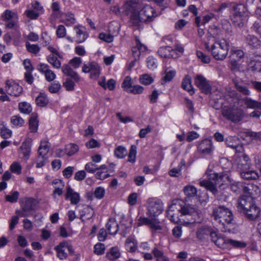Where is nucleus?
<instances>
[{
  "label": "nucleus",
  "instance_id": "nucleus-60",
  "mask_svg": "<svg viewBox=\"0 0 261 261\" xmlns=\"http://www.w3.org/2000/svg\"><path fill=\"white\" fill-rule=\"evenodd\" d=\"M143 91L144 88L141 86L137 85L133 86L128 92L134 94H140L142 93Z\"/></svg>",
  "mask_w": 261,
  "mask_h": 261
},
{
  "label": "nucleus",
  "instance_id": "nucleus-47",
  "mask_svg": "<svg viewBox=\"0 0 261 261\" xmlns=\"http://www.w3.org/2000/svg\"><path fill=\"white\" fill-rule=\"evenodd\" d=\"M66 151L68 156H71L79 150V147L75 144H70L66 146Z\"/></svg>",
  "mask_w": 261,
  "mask_h": 261
},
{
  "label": "nucleus",
  "instance_id": "nucleus-8",
  "mask_svg": "<svg viewBox=\"0 0 261 261\" xmlns=\"http://www.w3.org/2000/svg\"><path fill=\"white\" fill-rule=\"evenodd\" d=\"M210 235L212 242L222 249H229L232 247L245 248L247 246L245 242L228 238L216 231L212 232Z\"/></svg>",
  "mask_w": 261,
  "mask_h": 261
},
{
  "label": "nucleus",
  "instance_id": "nucleus-40",
  "mask_svg": "<svg viewBox=\"0 0 261 261\" xmlns=\"http://www.w3.org/2000/svg\"><path fill=\"white\" fill-rule=\"evenodd\" d=\"M25 46L27 50L32 54H37L40 51V47L37 44H31L29 42L26 41Z\"/></svg>",
  "mask_w": 261,
  "mask_h": 261
},
{
  "label": "nucleus",
  "instance_id": "nucleus-58",
  "mask_svg": "<svg viewBox=\"0 0 261 261\" xmlns=\"http://www.w3.org/2000/svg\"><path fill=\"white\" fill-rule=\"evenodd\" d=\"M105 194V190L103 188L101 187L96 188L94 192V196L99 199L102 198L104 197Z\"/></svg>",
  "mask_w": 261,
  "mask_h": 261
},
{
  "label": "nucleus",
  "instance_id": "nucleus-51",
  "mask_svg": "<svg viewBox=\"0 0 261 261\" xmlns=\"http://www.w3.org/2000/svg\"><path fill=\"white\" fill-rule=\"evenodd\" d=\"M98 166L92 162L88 163L85 166V169L89 173H93L98 170Z\"/></svg>",
  "mask_w": 261,
  "mask_h": 261
},
{
  "label": "nucleus",
  "instance_id": "nucleus-6",
  "mask_svg": "<svg viewBox=\"0 0 261 261\" xmlns=\"http://www.w3.org/2000/svg\"><path fill=\"white\" fill-rule=\"evenodd\" d=\"M204 46L217 60L225 59L229 49L228 41L223 38L210 37L204 42Z\"/></svg>",
  "mask_w": 261,
  "mask_h": 261
},
{
  "label": "nucleus",
  "instance_id": "nucleus-27",
  "mask_svg": "<svg viewBox=\"0 0 261 261\" xmlns=\"http://www.w3.org/2000/svg\"><path fill=\"white\" fill-rule=\"evenodd\" d=\"M37 115L32 113L29 120V129L32 133H36L38 127V120Z\"/></svg>",
  "mask_w": 261,
  "mask_h": 261
},
{
  "label": "nucleus",
  "instance_id": "nucleus-38",
  "mask_svg": "<svg viewBox=\"0 0 261 261\" xmlns=\"http://www.w3.org/2000/svg\"><path fill=\"white\" fill-rule=\"evenodd\" d=\"M132 85L133 82L132 78L129 76H127L125 77L122 84V88L126 92H128L129 90H130L133 87Z\"/></svg>",
  "mask_w": 261,
  "mask_h": 261
},
{
  "label": "nucleus",
  "instance_id": "nucleus-11",
  "mask_svg": "<svg viewBox=\"0 0 261 261\" xmlns=\"http://www.w3.org/2000/svg\"><path fill=\"white\" fill-rule=\"evenodd\" d=\"M47 142H41L38 150V155L36 159V167L39 168L43 167L48 162L47 154L49 150Z\"/></svg>",
  "mask_w": 261,
  "mask_h": 261
},
{
  "label": "nucleus",
  "instance_id": "nucleus-5",
  "mask_svg": "<svg viewBox=\"0 0 261 261\" xmlns=\"http://www.w3.org/2000/svg\"><path fill=\"white\" fill-rule=\"evenodd\" d=\"M251 187L255 189L254 193H249V195H242L238 200L237 209L239 212L250 219L255 220L260 215V208L253 201V197L258 194L257 187Z\"/></svg>",
  "mask_w": 261,
  "mask_h": 261
},
{
  "label": "nucleus",
  "instance_id": "nucleus-62",
  "mask_svg": "<svg viewBox=\"0 0 261 261\" xmlns=\"http://www.w3.org/2000/svg\"><path fill=\"white\" fill-rule=\"evenodd\" d=\"M147 67L151 70H153L157 67V63L152 57L150 56L147 58Z\"/></svg>",
  "mask_w": 261,
  "mask_h": 261
},
{
  "label": "nucleus",
  "instance_id": "nucleus-44",
  "mask_svg": "<svg viewBox=\"0 0 261 261\" xmlns=\"http://www.w3.org/2000/svg\"><path fill=\"white\" fill-rule=\"evenodd\" d=\"M11 123L15 126H21L24 124V120L18 115L13 116L11 118Z\"/></svg>",
  "mask_w": 261,
  "mask_h": 261
},
{
  "label": "nucleus",
  "instance_id": "nucleus-9",
  "mask_svg": "<svg viewBox=\"0 0 261 261\" xmlns=\"http://www.w3.org/2000/svg\"><path fill=\"white\" fill-rule=\"evenodd\" d=\"M247 16V9L242 4L233 6L231 19L236 25L241 27L245 22Z\"/></svg>",
  "mask_w": 261,
  "mask_h": 261
},
{
  "label": "nucleus",
  "instance_id": "nucleus-3",
  "mask_svg": "<svg viewBox=\"0 0 261 261\" xmlns=\"http://www.w3.org/2000/svg\"><path fill=\"white\" fill-rule=\"evenodd\" d=\"M122 12L125 15H129L130 22L136 27H138L140 22L153 21L157 16L152 7L148 5L143 7L139 0L125 2L122 7Z\"/></svg>",
  "mask_w": 261,
  "mask_h": 261
},
{
  "label": "nucleus",
  "instance_id": "nucleus-32",
  "mask_svg": "<svg viewBox=\"0 0 261 261\" xmlns=\"http://www.w3.org/2000/svg\"><path fill=\"white\" fill-rule=\"evenodd\" d=\"M0 134L3 139H8L12 136V131L5 125L4 121H0Z\"/></svg>",
  "mask_w": 261,
  "mask_h": 261
},
{
  "label": "nucleus",
  "instance_id": "nucleus-29",
  "mask_svg": "<svg viewBox=\"0 0 261 261\" xmlns=\"http://www.w3.org/2000/svg\"><path fill=\"white\" fill-rule=\"evenodd\" d=\"M48 99L46 95L44 93H40L35 99L36 105L40 107L46 106L48 105Z\"/></svg>",
  "mask_w": 261,
  "mask_h": 261
},
{
  "label": "nucleus",
  "instance_id": "nucleus-54",
  "mask_svg": "<svg viewBox=\"0 0 261 261\" xmlns=\"http://www.w3.org/2000/svg\"><path fill=\"white\" fill-rule=\"evenodd\" d=\"M99 38L107 42L111 43L113 41L114 36L110 34L101 33L99 34Z\"/></svg>",
  "mask_w": 261,
  "mask_h": 261
},
{
  "label": "nucleus",
  "instance_id": "nucleus-22",
  "mask_svg": "<svg viewBox=\"0 0 261 261\" xmlns=\"http://www.w3.org/2000/svg\"><path fill=\"white\" fill-rule=\"evenodd\" d=\"M66 246H67V242L64 241L61 242L55 247V249L57 251V256L61 260L66 259L67 257V254L65 252Z\"/></svg>",
  "mask_w": 261,
  "mask_h": 261
},
{
  "label": "nucleus",
  "instance_id": "nucleus-2",
  "mask_svg": "<svg viewBox=\"0 0 261 261\" xmlns=\"http://www.w3.org/2000/svg\"><path fill=\"white\" fill-rule=\"evenodd\" d=\"M206 175L207 179L202 180L200 182V185L214 194L217 193L216 186L217 185L219 187L223 185L230 186L231 190L236 193L243 190V195H249V193H253L250 188L243 186L240 182L234 181L227 173L219 175L212 170H208L206 173Z\"/></svg>",
  "mask_w": 261,
  "mask_h": 261
},
{
  "label": "nucleus",
  "instance_id": "nucleus-16",
  "mask_svg": "<svg viewBox=\"0 0 261 261\" xmlns=\"http://www.w3.org/2000/svg\"><path fill=\"white\" fill-rule=\"evenodd\" d=\"M198 149L204 155H211L214 149L212 140L208 139L202 140L199 144Z\"/></svg>",
  "mask_w": 261,
  "mask_h": 261
},
{
  "label": "nucleus",
  "instance_id": "nucleus-45",
  "mask_svg": "<svg viewBox=\"0 0 261 261\" xmlns=\"http://www.w3.org/2000/svg\"><path fill=\"white\" fill-rule=\"evenodd\" d=\"M171 47L169 46L161 47L158 50V54L162 58H169L170 50Z\"/></svg>",
  "mask_w": 261,
  "mask_h": 261
},
{
  "label": "nucleus",
  "instance_id": "nucleus-61",
  "mask_svg": "<svg viewBox=\"0 0 261 261\" xmlns=\"http://www.w3.org/2000/svg\"><path fill=\"white\" fill-rule=\"evenodd\" d=\"M74 170V167L71 166H68L65 168L63 171V175L66 178H69L71 177L73 171Z\"/></svg>",
  "mask_w": 261,
  "mask_h": 261
},
{
  "label": "nucleus",
  "instance_id": "nucleus-31",
  "mask_svg": "<svg viewBox=\"0 0 261 261\" xmlns=\"http://www.w3.org/2000/svg\"><path fill=\"white\" fill-rule=\"evenodd\" d=\"M182 86V88L188 91L191 95L194 93V89L191 84V79L188 75L186 76L184 79Z\"/></svg>",
  "mask_w": 261,
  "mask_h": 261
},
{
  "label": "nucleus",
  "instance_id": "nucleus-50",
  "mask_svg": "<svg viewBox=\"0 0 261 261\" xmlns=\"http://www.w3.org/2000/svg\"><path fill=\"white\" fill-rule=\"evenodd\" d=\"M184 192L187 196L189 197H193L196 195L197 190L194 186H187L184 189Z\"/></svg>",
  "mask_w": 261,
  "mask_h": 261
},
{
  "label": "nucleus",
  "instance_id": "nucleus-19",
  "mask_svg": "<svg viewBox=\"0 0 261 261\" xmlns=\"http://www.w3.org/2000/svg\"><path fill=\"white\" fill-rule=\"evenodd\" d=\"M65 198L66 199H69L72 204H76L80 201V194L74 192L69 186L67 187Z\"/></svg>",
  "mask_w": 261,
  "mask_h": 261
},
{
  "label": "nucleus",
  "instance_id": "nucleus-53",
  "mask_svg": "<svg viewBox=\"0 0 261 261\" xmlns=\"http://www.w3.org/2000/svg\"><path fill=\"white\" fill-rule=\"evenodd\" d=\"M31 210L25 206L23 205L20 210L16 211V213L20 217H28L31 215Z\"/></svg>",
  "mask_w": 261,
  "mask_h": 261
},
{
  "label": "nucleus",
  "instance_id": "nucleus-63",
  "mask_svg": "<svg viewBox=\"0 0 261 261\" xmlns=\"http://www.w3.org/2000/svg\"><path fill=\"white\" fill-rule=\"evenodd\" d=\"M165 75L163 79L165 82H169L172 80L175 75V71L173 70H168L167 69L165 71Z\"/></svg>",
  "mask_w": 261,
  "mask_h": 261
},
{
  "label": "nucleus",
  "instance_id": "nucleus-24",
  "mask_svg": "<svg viewBox=\"0 0 261 261\" xmlns=\"http://www.w3.org/2000/svg\"><path fill=\"white\" fill-rule=\"evenodd\" d=\"M32 140L31 139H26L22 144L20 148L22 150L23 157L25 160L29 158L31 150Z\"/></svg>",
  "mask_w": 261,
  "mask_h": 261
},
{
  "label": "nucleus",
  "instance_id": "nucleus-28",
  "mask_svg": "<svg viewBox=\"0 0 261 261\" xmlns=\"http://www.w3.org/2000/svg\"><path fill=\"white\" fill-rule=\"evenodd\" d=\"M247 43L252 48H257L261 46V41L255 36L249 35L246 38Z\"/></svg>",
  "mask_w": 261,
  "mask_h": 261
},
{
  "label": "nucleus",
  "instance_id": "nucleus-23",
  "mask_svg": "<svg viewBox=\"0 0 261 261\" xmlns=\"http://www.w3.org/2000/svg\"><path fill=\"white\" fill-rule=\"evenodd\" d=\"M121 255L120 250L118 247L115 246L111 248L106 255V257L111 261L117 260Z\"/></svg>",
  "mask_w": 261,
  "mask_h": 261
},
{
  "label": "nucleus",
  "instance_id": "nucleus-57",
  "mask_svg": "<svg viewBox=\"0 0 261 261\" xmlns=\"http://www.w3.org/2000/svg\"><path fill=\"white\" fill-rule=\"evenodd\" d=\"M63 86L66 88V90L71 91L74 89L75 84L71 79H67L63 83Z\"/></svg>",
  "mask_w": 261,
  "mask_h": 261
},
{
  "label": "nucleus",
  "instance_id": "nucleus-25",
  "mask_svg": "<svg viewBox=\"0 0 261 261\" xmlns=\"http://www.w3.org/2000/svg\"><path fill=\"white\" fill-rule=\"evenodd\" d=\"M106 228L110 234H115L119 230L117 222L113 218L109 219L106 224Z\"/></svg>",
  "mask_w": 261,
  "mask_h": 261
},
{
  "label": "nucleus",
  "instance_id": "nucleus-33",
  "mask_svg": "<svg viewBox=\"0 0 261 261\" xmlns=\"http://www.w3.org/2000/svg\"><path fill=\"white\" fill-rule=\"evenodd\" d=\"M126 249L130 252H135L137 248V242L132 238H128L125 242Z\"/></svg>",
  "mask_w": 261,
  "mask_h": 261
},
{
  "label": "nucleus",
  "instance_id": "nucleus-48",
  "mask_svg": "<svg viewBox=\"0 0 261 261\" xmlns=\"http://www.w3.org/2000/svg\"><path fill=\"white\" fill-rule=\"evenodd\" d=\"M19 193L17 191L12 192L9 195L5 196V199L7 201L11 203L16 202L19 197Z\"/></svg>",
  "mask_w": 261,
  "mask_h": 261
},
{
  "label": "nucleus",
  "instance_id": "nucleus-37",
  "mask_svg": "<svg viewBox=\"0 0 261 261\" xmlns=\"http://www.w3.org/2000/svg\"><path fill=\"white\" fill-rule=\"evenodd\" d=\"M114 154L117 158L123 159L126 155L127 151L125 147L119 146L115 149Z\"/></svg>",
  "mask_w": 261,
  "mask_h": 261
},
{
  "label": "nucleus",
  "instance_id": "nucleus-17",
  "mask_svg": "<svg viewBox=\"0 0 261 261\" xmlns=\"http://www.w3.org/2000/svg\"><path fill=\"white\" fill-rule=\"evenodd\" d=\"M38 70L44 74L45 79L48 82H51L56 79V75L54 72L49 69L47 64L40 63L38 65Z\"/></svg>",
  "mask_w": 261,
  "mask_h": 261
},
{
  "label": "nucleus",
  "instance_id": "nucleus-7",
  "mask_svg": "<svg viewBox=\"0 0 261 261\" xmlns=\"http://www.w3.org/2000/svg\"><path fill=\"white\" fill-rule=\"evenodd\" d=\"M213 215L215 220L221 223L227 231L232 233L236 231L237 225L234 222L233 214L229 209L220 206L214 210Z\"/></svg>",
  "mask_w": 261,
  "mask_h": 261
},
{
  "label": "nucleus",
  "instance_id": "nucleus-46",
  "mask_svg": "<svg viewBox=\"0 0 261 261\" xmlns=\"http://www.w3.org/2000/svg\"><path fill=\"white\" fill-rule=\"evenodd\" d=\"M136 153L137 147L136 146L133 145L131 146L129 149V152L128 156V162L134 163L136 161Z\"/></svg>",
  "mask_w": 261,
  "mask_h": 261
},
{
  "label": "nucleus",
  "instance_id": "nucleus-21",
  "mask_svg": "<svg viewBox=\"0 0 261 261\" xmlns=\"http://www.w3.org/2000/svg\"><path fill=\"white\" fill-rule=\"evenodd\" d=\"M62 71L64 74L71 77L75 82L80 80V77L77 73L74 71L68 65H64L62 67Z\"/></svg>",
  "mask_w": 261,
  "mask_h": 261
},
{
  "label": "nucleus",
  "instance_id": "nucleus-30",
  "mask_svg": "<svg viewBox=\"0 0 261 261\" xmlns=\"http://www.w3.org/2000/svg\"><path fill=\"white\" fill-rule=\"evenodd\" d=\"M53 184H59V186H55V190L53 192V196L55 197L56 195L61 196L63 194V189L64 187L65 184L62 180L56 179L53 181Z\"/></svg>",
  "mask_w": 261,
  "mask_h": 261
},
{
  "label": "nucleus",
  "instance_id": "nucleus-39",
  "mask_svg": "<svg viewBox=\"0 0 261 261\" xmlns=\"http://www.w3.org/2000/svg\"><path fill=\"white\" fill-rule=\"evenodd\" d=\"M120 30L119 24L117 22H111L109 25V32L113 36L117 35Z\"/></svg>",
  "mask_w": 261,
  "mask_h": 261
},
{
  "label": "nucleus",
  "instance_id": "nucleus-1",
  "mask_svg": "<svg viewBox=\"0 0 261 261\" xmlns=\"http://www.w3.org/2000/svg\"><path fill=\"white\" fill-rule=\"evenodd\" d=\"M227 146L234 150L236 154L234 156L233 166L236 167L242 178L245 179H255L258 177V173L250 170L251 163L248 155L243 153L244 148L240 140L236 137H229L226 140Z\"/></svg>",
  "mask_w": 261,
  "mask_h": 261
},
{
  "label": "nucleus",
  "instance_id": "nucleus-59",
  "mask_svg": "<svg viewBox=\"0 0 261 261\" xmlns=\"http://www.w3.org/2000/svg\"><path fill=\"white\" fill-rule=\"evenodd\" d=\"M82 63L80 57H74L69 61V64L75 69L78 68Z\"/></svg>",
  "mask_w": 261,
  "mask_h": 261
},
{
  "label": "nucleus",
  "instance_id": "nucleus-36",
  "mask_svg": "<svg viewBox=\"0 0 261 261\" xmlns=\"http://www.w3.org/2000/svg\"><path fill=\"white\" fill-rule=\"evenodd\" d=\"M47 61L55 68L59 69L61 66V62L53 55L47 57Z\"/></svg>",
  "mask_w": 261,
  "mask_h": 261
},
{
  "label": "nucleus",
  "instance_id": "nucleus-34",
  "mask_svg": "<svg viewBox=\"0 0 261 261\" xmlns=\"http://www.w3.org/2000/svg\"><path fill=\"white\" fill-rule=\"evenodd\" d=\"M63 22L67 26H70L75 23V19L74 15L71 13H66L63 15Z\"/></svg>",
  "mask_w": 261,
  "mask_h": 261
},
{
  "label": "nucleus",
  "instance_id": "nucleus-56",
  "mask_svg": "<svg viewBox=\"0 0 261 261\" xmlns=\"http://www.w3.org/2000/svg\"><path fill=\"white\" fill-rule=\"evenodd\" d=\"M197 57L204 63H208L211 61V58L209 56L204 54L201 51H197L196 53Z\"/></svg>",
  "mask_w": 261,
  "mask_h": 261
},
{
  "label": "nucleus",
  "instance_id": "nucleus-35",
  "mask_svg": "<svg viewBox=\"0 0 261 261\" xmlns=\"http://www.w3.org/2000/svg\"><path fill=\"white\" fill-rule=\"evenodd\" d=\"M18 108L20 112L25 114H30L32 110L30 104L26 102H20L18 105Z\"/></svg>",
  "mask_w": 261,
  "mask_h": 261
},
{
  "label": "nucleus",
  "instance_id": "nucleus-52",
  "mask_svg": "<svg viewBox=\"0 0 261 261\" xmlns=\"http://www.w3.org/2000/svg\"><path fill=\"white\" fill-rule=\"evenodd\" d=\"M249 68L252 70L261 72V62L258 61H251L249 65Z\"/></svg>",
  "mask_w": 261,
  "mask_h": 261
},
{
  "label": "nucleus",
  "instance_id": "nucleus-26",
  "mask_svg": "<svg viewBox=\"0 0 261 261\" xmlns=\"http://www.w3.org/2000/svg\"><path fill=\"white\" fill-rule=\"evenodd\" d=\"M74 29L76 31L75 41L77 43L84 42L88 37V35L82 29L75 27Z\"/></svg>",
  "mask_w": 261,
  "mask_h": 261
},
{
  "label": "nucleus",
  "instance_id": "nucleus-15",
  "mask_svg": "<svg viewBox=\"0 0 261 261\" xmlns=\"http://www.w3.org/2000/svg\"><path fill=\"white\" fill-rule=\"evenodd\" d=\"M6 89L8 93L14 96H19L22 92V88L13 80L6 82Z\"/></svg>",
  "mask_w": 261,
  "mask_h": 261
},
{
  "label": "nucleus",
  "instance_id": "nucleus-12",
  "mask_svg": "<svg viewBox=\"0 0 261 261\" xmlns=\"http://www.w3.org/2000/svg\"><path fill=\"white\" fill-rule=\"evenodd\" d=\"M82 71L84 73H90V76L92 79H97L100 74V68L95 62L92 61L88 63H84L82 68Z\"/></svg>",
  "mask_w": 261,
  "mask_h": 261
},
{
  "label": "nucleus",
  "instance_id": "nucleus-14",
  "mask_svg": "<svg viewBox=\"0 0 261 261\" xmlns=\"http://www.w3.org/2000/svg\"><path fill=\"white\" fill-rule=\"evenodd\" d=\"M179 200L175 199L172 200V204L169 206L167 212V217L174 223H178L179 221V210L176 206L178 203Z\"/></svg>",
  "mask_w": 261,
  "mask_h": 261
},
{
  "label": "nucleus",
  "instance_id": "nucleus-42",
  "mask_svg": "<svg viewBox=\"0 0 261 261\" xmlns=\"http://www.w3.org/2000/svg\"><path fill=\"white\" fill-rule=\"evenodd\" d=\"M245 102L247 106L249 108H256L260 109L261 108V103L253 100L251 99L248 98H246Z\"/></svg>",
  "mask_w": 261,
  "mask_h": 261
},
{
  "label": "nucleus",
  "instance_id": "nucleus-20",
  "mask_svg": "<svg viewBox=\"0 0 261 261\" xmlns=\"http://www.w3.org/2000/svg\"><path fill=\"white\" fill-rule=\"evenodd\" d=\"M244 52L242 50H232L231 58L232 59L231 68L233 70L240 68V67L238 66L239 64L237 63L236 60H240L244 56Z\"/></svg>",
  "mask_w": 261,
  "mask_h": 261
},
{
  "label": "nucleus",
  "instance_id": "nucleus-64",
  "mask_svg": "<svg viewBox=\"0 0 261 261\" xmlns=\"http://www.w3.org/2000/svg\"><path fill=\"white\" fill-rule=\"evenodd\" d=\"M86 176V173L84 170H80L75 172L74 176V179L77 181L83 180Z\"/></svg>",
  "mask_w": 261,
  "mask_h": 261
},
{
  "label": "nucleus",
  "instance_id": "nucleus-41",
  "mask_svg": "<svg viewBox=\"0 0 261 261\" xmlns=\"http://www.w3.org/2000/svg\"><path fill=\"white\" fill-rule=\"evenodd\" d=\"M152 253L156 258V261H169L167 257L164 255L163 253L157 248H154L152 250Z\"/></svg>",
  "mask_w": 261,
  "mask_h": 261
},
{
  "label": "nucleus",
  "instance_id": "nucleus-18",
  "mask_svg": "<svg viewBox=\"0 0 261 261\" xmlns=\"http://www.w3.org/2000/svg\"><path fill=\"white\" fill-rule=\"evenodd\" d=\"M195 83L203 92L207 93L211 90V87L206 80L201 75H197L195 77Z\"/></svg>",
  "mask_w": 261,
  "mask_h": 261
},
{
  "label": "nucleus",
  "instance_id": "nucleus-55",
  "mask_svg": "<svg viewBox=\"0 0 261 261\" xmlns=\"http://www.w3.org/2000/svg\"><path fill=\"white\" fill-rule=\"evenodd\" d=\"M94 253L97 255H101L104 253L105 246L103 244L97 243L94 247Z\"/></svg>",
  "mask_w": 261,
  "mask_h": 261
},
{
  "label": "nucleus",
  "instance_id": "nucleus-4",
  "mask_svg": "<svg viewBox=\"0 0 261 261\" xmlns=\"http://www.w3.org/2000/svg\"><path fill=\"white\" fill-rule=\"evenodd\" d=\"M147 214L148 217H141L138 221V225H147L151 230L152 233L159 232L162 229V226L160 224V222L156 218L163 211V204L160 199L155 198H150L147 200Z\"/></svg>",
  "mask_w": 261,
  "mask_h": 261
},
{
  "label": "nucleus",
  "instance_id": "nucleus-49",
  "mask_svg": "<svg viewBox=\"0 0 261 261\" xmlns=\"http://www.w3.org/2000/svg\"><path fill=\"white\" fill-rule=\"evenodd\" d=\"M37 203L36 199L32 198H29L26 199L23 205L29 209L33 211L35 209Z\"/></svg>",
  "mask_w": 261,
  "mask_h": 261
},
{
  "label": "nucleus",
  "instance_id": "nucleus-43",
  "mask_svg": "<svg viewBox=\"0 0 261 261\" xmlns=\"http://www.w3.org/2000/svg\"><path fill=\"white\" fill-rule=\"evenodd\" d=\"M139 81L142 84L148 85L153 83V79L149 75L145 74L140 76Z\"/></svg>",
  "mask_w": 261,
  "mask_h": 261
},
{
  "label": "nucleus",
  "instance_id": "nucleus-13",
  "mask_svg": "<svg viewBox=\"0 0 261 261\" xmlns=\"http://www.w3.org/2000/svg\"><path fill=\"white\" fill-rule=\"evenodd\" d=\"M2 17L7 22L6 24V28L8 29H15L17 25L18 17L16 13L10 10H6L2 14Z\"/></svg>",
  "mask_w": 261,
  "mask_h": 261
},
{
  "label": "nucleus",
  "instance_id": "nucleus-10",
  "mask_svg": "<svg viewBox=\"0 0 261 261\" xmlns=\"http://www.w3.org/2000/svg\"><path fill=\"white\" fill-rule=\"evenodd\" d=\"M223 116L233 122H239L243 118L242 111L232 106H224L222 110Z\"/></svg>",
  "mask_w": 261,
  "mask_h": 261
}]
</instances>
